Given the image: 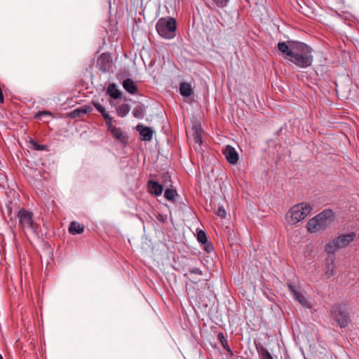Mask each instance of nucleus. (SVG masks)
<instances>
[{
    "instance_id": "1",
    "label": "nucleus",
    "mask_w": 359,
    "mask_h": 359,
    "mask_svg": "<svg viewBox=\"0 0 359 359\" xmlns=\"http://www.w3.org/2000/svg\"><path fill=\"white\" fill-rule=\"evenodd\" d=\"M278 50L283 57L299 68H307L312 65L313 57L312 48L300 41L279 42Z\"/></svg>"
},
{
    "instance_id": "2",
    "label": "nucleus",
    "mask_w": 359,
    "mask_h": 359,
    "mask_svg": "<svg viewBox=\"0 0 359 359\" xmlns=\"http://www.w3.org/2000/svg\"><path fill=\"white\" fill-rule=\"evenodd\" d=\"M334 212L330 209H326L309 219L306 228L309 232L316 233L324 231L332 220Z\"/></svg>"
},
{
    "instance_id": "3",
    "label": "nucleus",
    "mask_w": 359,
    "mask_h": 359,
    "mask_svg": "<svg viewBox=\"0 0 359 359\" xmlns=\"http://www.w3.org/2000/svg\"><path fill=\"white\" fill-rule=\"evenodd\" d=\"M95 108L102 114L107 126L108 130L111 133L115 139L125 144L127 142L126 135L121 130L120 128H116L113 125L114 118L106 111V109L102 106L98 102H93Z\"/></svg>"
},
{
    "instance_id": "4",
    "label": "nucleus",
    "mask_w": 359,
    "mask_h": 359,
    "mask_svg": "<svg viewBox=\"0 0 359 359\" xmlns=\"http://www.w3.org/2000/svg\"><path fill=\"white\" fill-rule=\"evenodd\" d=\"M312 210V206L306 202L294 205L286 215L287 221L290 224H296L304 219L311 213Z\"/></svg>"
},
{
    "instance_id": "5",
    "label": "nucleus",
    "mask_w": 359,
    "mask_h": 359,
    "mask_svg": "<svg viewBox=\"0 0 359 359\" xmlns=\"http://www.w3.org/2000/svg\"><path fill=\"white\" fill-rule=\"evenodd\" d=\"M156 29L161 37L172 39L176 36V20L171 17L161 18L156 24Z\"/></svg>"
},
{
    "instance_id": "6",
    "label": "nucleus",
    "mask_w": 359,
    "mask_h": 359,
    "mask_svg": "<svg viewBox=\"0 0 359 359\" xmlns=\"http://www.w3.org/2000/svg\"><path fill=\"white\" fill-rule=\"evenodd\" d=\"M355 237L356 234L354 232L341 234L330 240L326 245L325 250L329 255H334L339 250L348 246L355 240Z\"/></svg>"
},
{
    "instance_id": "7",
    "label": "nucleus",
    "mask_w": 359,
    "mask_h": 359,
    "mask_svg": "<svg viewBox=\"0 0 359 359\" xmlns=\"http://www.w3.org/2000/svg\"><path fill=\"white\" fill-rule=\"evenodd\" d=\"M17 217L20 226L25 231L36 232L32 212L21 208L18 210Z\"/></svg>"
},
{
    "instance_id": "8",
    "label": "nucleus",
    "mask_w": 359,
    "mask_h": 359,
    "mask_svg": "<svg viewBox=\"0 0 359 359\" xmlns=\"http://www.w3.org/2000/svg\"><path fill=\"white\" fill-rule=\"evenodd\" d=\"M334 320L339 324L340 327H346L349 323V318L344 306L341 305L333 307L332 311Z\"/></svg>"
},
{
    "instance_id": "9",
    "label": "nucleus",
    "mask_w": 359,
    "mask_h": 359,
    "mask_svg": "<svg viewBox=\"0 0 359 359\" xmlns=\"http://www.w3.org/2000/svg\"><path fill=\"white\" fill-rule=\"evenodd\" d=\"M287 287L292 294L294 299L299 303L303 307L310 309L311 304L305 296V292L299 289V287L288 284Z\"/></svg>"
},
{
    "instance_id": "10",
    "label": "nucleus",
    "mask_w": 359,
    "mask_h": 359,
    "mask_svg": "<svg viewBox=\"0 0 359 359\" xmlns=\"http://www.w3.org/2000/svg\"><path fill=\"white\" fill-rule=\"evenodd\" d=\"M111 57L109 53H102L97 59V65L100 71L107 72L111 67Z\"/></svg>"
},
{
    "instance_id": "11",
    "label": "nucleus",
    "mask_w": 359,
    "mask_h": 359,
    "mask_svg": "<svg viewBox=\"0 0 359 359\" xmlns=\"http://www.w3.org/2000/svg\"><path fill=\"white\" fill-rule=\"evenodd\" d=\"M136 130L140 133L142 141L148 142L151 140L154 134V130L151 128L144 126L142 124H138L136 126Z\"/></svg>"
},
{
    "instance_id": "12",
    "label": "nucleus",
    "mask_w": 359,
    "mask_h": 359,
    "mask_svg": "<svg viewBox=\"0 0 359 359\" xmlns=\"http://www.w3.org/2000/svg\"><path fill=\"white\" fill-rule=\"evenodd\" d=\"M224 154L230 164H236L238 161V154L235 148L231 145H226L224 150Z\"/></svg>"
},
{
    "instance_id": "13",
    "label": "nucleus",
    "mask_w": 359,
    "mask_h": 359,
    "mask_svg": "<svg viewBox=\"0 0 359 359\" xmlns=\"http://www.w3.org/2000/svg\"><path fill=\"white\" fill-rule=\"evenodd\" d=\"M255 348L259 359H274L267 348L262 344L255 343Z\"/></svg>"
},
{
    "instance_id": "14",
    "label": "nucleus",
    "mask_w": 359,
    "mask_h": 359,
    "mask_svg": "<svg viewBox=\"0 0 359 359\" xmlns=\"http://www.w3.org/2000/svg\"><path fill=\"white\" fill-rule=\"evenodd\" d=\"M123 88L130 94L135 95L137 93V86L131 79H126L122 83Z\"/></svg>"
},
{
    "instance_id": "15",
    "label": "nucleus",
    "mask_w": 359,
    "mask_h": 359,
    "mask_svg": "<svg viewBox=\"0 0 359 359\" xmlns=\"http://www.w3.org/2000/svg\"><path fill=\"white\" fill-rule=\"evenodd\" d=\"M147 187L149 192L156 196H160L163 192L162 185L156 181H149Z\"/></svg>"
},
{
    "instance_id": "16",
    "label": "nucleus",
    "mask_w": 359,
    "mask_h": 359,
    "mask_svg": "<svg viewBox=\"0 0 359 359\" xmlns=\"http://www.w3.org/2000/svg\"><path fill=\"white\" fill-rule=\"evenodd\" d=\"M107 93L113 99H119L122 95L121 92L115 83H110L109 85Z\"/></svg>"
},
{
    "instance_id": "17",
    "label": "nucleus",
    "mask_w": 359,
    "mask_h": 359,
    "mask_svg": "<svg viewBox=\"0 0 359 359\" xmlns=\"http://www.w3.org/2000/svg\"><path fill=\"white\" fill-rule=\"evenodd\" d=\"M84 231V226L83 225L76 222H72L69 227V232L72 235L76 234H81Z\"/></svg>"
},
{
    "instance_id": "18",
    "label": "nucleus",
    "mask_w": 359,
    "mask_h": 359,
    "mask_svg": "<svg viewBox=\"0 0 359 359\" xmlns=\"http://www.w3.org/2000/svg\"><path fill=\"white\" fill-rule=\"evenodd\" d=\"M180 94L184 97H189L193 94L191 86L188 83H182L180 86Z\"/></svg>"
},
{
    "instance_id": "19",
    "label": "nucleus",
    "mask_w": 359,
    "mask_h": 359,
    "mask_svg": "<svg viewBox=\"0 0 359 359\" xmlns=\"http://www.w3.org/2000/svg\"><path fill=\"white\" fill-rule=\"evenodd\" d=\"M217 339L220 341L222 347L229 353L231 355H233V351H231V348L229 347L228 344L227 339L224 337V334L222 332H219L217 335Z\"/></svg>"
},
{
    "instance_id": "20",
    "label": "nucleus",
    "mask_w": 359,
    "mask_h": 359,
    "mask_svg": "<svg viewBox=\"0 0 359 359\" xmlns=\"http://www.w3.org/2000/svg\"><path fill=\"white\" fill-rule=\"evenodd\" d=\"M130 111V107L128 104H122L116 107V112L118 116L125 117Z\"/></svg>"
},
{
    "instance_id": "21",
    "label": "nucleus",
    "mask_w": 359,
    "mask_h": 359,
    "mask_svg": "<svg viewBox=\"0 0 359 359\" xmlns=\"http://www.w3.org/2000/svg\"><path fill=\"white\" fill-rule=\"evenodd\" d=\"M334 257L331 258L330 263H327L326 265V269L325 271V276L326 278L329 279L331 277L334 276Z\"/></svg>"
},
{
    "instance_id": "22",
    "label": "nucleus",
    "mask_w": 359,
    "mask_h": 359,
    "mask_svg": "<svg viewBox=\"0 0 359 359\" xmlns=\"http://www.w3.org/2000/svg\"><path fill=\"white\" fill-rule=\"evenodd\" d=\"M145 109L142 105L136 106L133 111V114L135 118H142L144 116Z\"/></svg>"
},
{
    "instance_id": "23",
    "label": "nucleus",
    "mask_w": 359,
    "mask_h": 359,
    "mask_svg": "<svg viewBox=\"0 0 359 359\" xmlns=\"http://www.w3.org/2000/svg\"><path fill=\"white\" fill-rule=\"evenodd\" d=\"M177 195L176 191L172 189H165L164 193L165 198L170 201H175Z\"/></svg>"
},
{
    "instance_id": "24",
    "label": "nucleus",
    "mask_w": 359,
    "mask_h": 359,
    "mask_svg": "<svg viewBox=\"0 0 359 359\" xmlns=\"http://www.w3.org/2000/svg\"><path fill=\"white\" fill-rule=\"evenodd\" d=\"M195 128V132L194 133V141L196 143L198 144H202V131H201V128L199 127H196L195 126L194 127Z\"/></svg>"
},
{
    "instance_id": "25",
    "label": "nucleus",
    "mask_w": 359,
    "mask_h": 359,
    "mask_svg": "<svg viewBox=\"0 0 359 359\" xmlns=\"http://www.w3.org/2000/svg\"><path fill=\"white\" fill-rule=\"evenodd\" d=\"M29 143L32 145V148L36 151H43L46 149L45 145L39 144L32 139L30 140Z\"/></svg>"
},
{
    "instance_id": "26",
    "label": "nucleus",
    "mask_w": 359,
    "mask_h": 359,
    "mask_svg": "<svg viewBox=\"0 0 359 359\" xmlns=\"http://www.w3.org/2000/svg\"><path fill=\"white\" fill-rule=\"evenodd\" d=\"M91 111L90 107L88 106H83L81 108L76 109L74 111V114H76L77 115H83L84 114H87L88 112H90Z\"/></svg>"
},
{
    "instance_id": "27",
    "label": "nucleus",
    "mask_w": 359,
    "mask_h": 359,
    "mask_svg": "<svg viewBox=\"0 0 359 359\" xmlns=\"http://www.w3.org/2000/svg\"><path fill=\"white\" fill-rule=\"evenodd\" d=\"M197 239L198 242L201 243L202 244L206 243L208 241L206 233L202 230L197 232Z\"/></svg>"
},
{
    "instance_id": "28",
    "label": "nucleus",
    "mask_w": 359,
    "mask_h": 359,
    "mask_svg": "<svg viewBox=\"0 0 359 359\" xmlns=\"http://www.w3.org/2000/svg\"><path fill=\"white\" fill-rule=\"evenodd\" d=\"M216 215L218 217H220L221 218L226 217V210L222 205H221L218 208L217 210L216 211Z\"/></svg>"
},
{
    "instance_id": "29",
    "label": "nucleus",
    "mask_w": 359,
    "mask_h": 359,
    "mask_svg": "<svg viewBox=\"0 0 359 359\" xmlns=\"http://www.w3.org/2000/svg\"><path fill=\"white\" fill-rule=\"evenodd\" d=\"M203 244L205 245L204 250L208 253H210L213 250V245H212L211 243H209L208 241H207L206 243H203Z\"/></svg>"
},
{
    "instance_id": "30",
    "label": "nucleus",
    "mask_w": 359,
    "mask_h": 359,
    "mask_svg": "<svg viewBox=\"0 0 359 359\" xmlns=\"http://www.w3.org/2000/svg\"><path fill=\"white\" fill-rule=\"evenodd\" d=\"M219 7H224L226 5L229 0H212Z\"/></svg>"
},
{
    "instance_id": "31",
    "label": "nucleus",
    "mask_w": 359,
    "mask_h": 359,
    "mask_svg": "<svg viewBox=\"0 0 359 359\" xmlns=\"http://www.w3.org/2000/svg\"><path fill=\"white\" fill-rule=\"evenodd\" d=\"M189 273L191 274H198V275H203L202 271L199 268H191L189 269Z\"/></svg>"
},
{
    "instance_id": "32",
    "label": "nucleus",
    "mask_w": 359,
    "mask_h": 359,
    "mask_svg": "<svg viewBox=\"0 0 359 359\" xmlns=\"http://www.w3.org/2000/svg\"><path fill=\"white\" fill-rule=\"evenodd\" d=\"M51 114L50 112H48V111H40L37 114V116H43V115H50Z\"/></svg>"
},
{
    "instance_id": "33",
    "label": "nucleus",
    "mask_w": 359,
    "mask_h": 359,
    "mask_svg": "<svg viewBox=\"0 0 359 359\" xmlns=\"http://www.w3.org/2000/svg\"><path fill=\"white\" fill-rule=\"evenodd\" d=\"M184 277L185 278H187V279H188V278H188V276H187V273H184Z\"/></svg>"
},
{
    "instance_id": "34",
    "label": "nucleus",
    "mask_w": 359,
    "mask_h": 359,
    "mask_svg": "<svg viewBox=\"0 0 359 359\" xmlns=\"http://www.w3.org/2000/svg\"><path fill=\"white\" fill-rule=\"evenodd\" d=\"M0 359H4L3 356L1 355V354H0Z\"/></svg>"
},
{
    "instance_id": "35",
    "label": "nucleus",
    "mask_w": 359,
    "mask_h": 359,
    "mask_svg": "<svg viewBox=\"0 0 359 359\" xmlns=\"http://www.w3.org/2000/svg\"><path fill=\"white\" fill-rule=\"evenodd\" d=\"M194 283L196 284L198 283V281H192Z\"/></svg>"
}]
</instances>
